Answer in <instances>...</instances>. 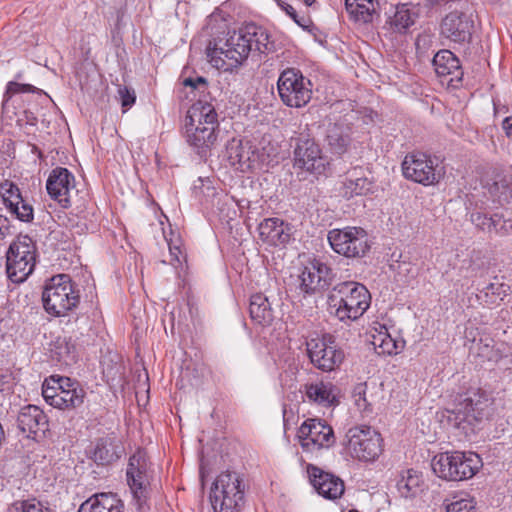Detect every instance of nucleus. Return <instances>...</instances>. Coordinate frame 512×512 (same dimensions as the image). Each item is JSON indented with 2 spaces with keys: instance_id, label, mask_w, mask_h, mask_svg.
Segmentation results:
<instances>
[{
  "instance_id": "43",
  "label": "nucleus",
  "mask_w": 512,
  "mask_h": 512,
  "mask_svg": "<svg viewBox=\"0 0 512 512\" xmlns=\"http://www.w3.org/2000/svg\"><path fill=\"white\" fill-rule=\"evenodd\" d=\"M490 193L498 198L500 203L508 202V196L511 194L512 189L510 183L502 178L499 181H495L489 188Z\"/></svg>"
},
{
  "instance_id": "20",
  "label": "nucleus",
  "mask_w": 512,
  "mask_h": 512,
  "mask_svg": "<svg viewBox=\"0 0 512 512\" xmlns=\"http://www.w3.org/2000/svg\"><path fill=\"white\" fill-rule=\"evenodd\" d=\"M441 35L455 43H465L471 39L473 21L463 12L453 11L441 22Z\"/></svg>"
},
{
  "instance_id": "49",
  "label": "nucleus",
  "mask_w": 512,
  "mask_h": 512,
  "mask_svg": "<svg viewBox=\"0 0 512 512\" xmlns=\"http://www.w3.org/2000/svg\"><path fill=\"white\" fill-rule=\"evenodd\" d=\"M60 350L58 355L63 359L65 363H69L70 361H74L76 358L75 354V346L68 341H64V345H60L58 347Z\"/></svg>"
},
{
  "instance_id": "29",
  "label": "nucleus",
  "mask_w": 512,
  "mask_h": 512,
  "mask_svg": "<svg viewBox=\"0 0 512 512\" xmlns=\"http://www.w3.org/2000/svg\"><path fill=\"white\" fill-rule=\"evenodd\" d=\"M345 8L351 20L359 24L371 23L379 15V0H345Z\"/></svg>"
},
{
  "instance_id": "50",
  "label": "nucleus",
  "mask_w": 512,
  "mask_h": 512,
  "mask_svg": "<svg viewBox=\"0 0 512 512\" xmlns=\"http://www.w3.org/2000/svg\"><path fill=\"white\" fill-rule=\"evenodd\" d=\"M12 234L10 221L6 216L0 215V241Z\"/></svg>"
},
{
  "instance_id": "13",
  "label": "nucleus",
  "mask_w": 512,
  "mask_h": 512,
  "mask_svg": "<svg viewBox=\"0 0 512 512\" xmlns=\"http://www.w3.org/2000/svg\"><path fill=\"white\" fill-rule=\"evenodd\" d=\"M306 345L311 363L321 371H333L344 360L343 350L337 346L335 337L329 333L310 339Z\"/></svg>"
},
{
  "instance_id": "16",
  "label": "nucleus",
  "mask_w": 512,
  "mask_h": 512,
  "mask_svg": "<svg viewBox=\"0 0 512 512\" xmlns=\"http://www.w3.org/2000/svg\"><path fill=\"white\" fill-rule=\"evenodd\" d=\"M327 165L326 157L316 141L308 135L301 134L296 139L294 166L315 175H322Z\"/></svg>"
},
{
  "instance_id": "42",
  "label": "nucleus",
  "mask_w": 512,
  "mask_h": 512,
  "mask_svg": "<svg viewBox=\"0 0 512 512\" xmlns=\"http://www.w3.org/2000/svg\"><path fill=\"white\" fill-rule=\"evenodd\" d=\"M37 91H38V89L31 84H21V83L15 82V81H10V82H8V84L6 86V91L3 96L2 105H3V107H5L6 103L9 101V99L14 94L36 93Z\"/></svg>"
},
{
  "instance_id": "3",
  "label": "nucleus",
  "mask_w": 512,
  "mask_h": 512,
  "mask_svg": "<svg viewBox=\"0 0 512 512\" xmlns=\"http://www.w3.org/2000/svg\"><path fill=\"white\" fill-rule=\"evenodd\" d=\"M217 127L218 119L214 106L208 101L196 100L185 119L187 142L198 150L210 148L217 140Z\"/></svg>"
},
{
  "instance_id": "52",
  "label": "nucleus",
  "mask_w": 512,
  "mask_h": 512,
  "mask_svg": "<svg viewBox=\"0 0 512 512\" xmlns=\"http://www.w3.org/2000/svg\"><path fill=\"white\" fill-rule=\"evenodd\" d=\"M502 129L508 138H512V116L504 118L502 121Z\"/></svg>"
},
{
  "instance_id": "36",
  "label": "nucleus",
  "mask_w": 512,
  "mask_h": 512,
  "mask_svg": "<svg viewBox=\"0 0 512 512\" xmlns=\"http://www.w3.org/2000/svg\"><path fill=\"white\" fill-rule=\"evenodd\" d=\"M299 280V289L304 294L311 295L316 291L323 290L319 283V279H317V273L310 269V263L304 267L299 276Z\"/></svg>"
},
{
  "instance_id": "7",
  "label": "nucleus",
  "mask_w": 512,
  "mask_h": 512,
  "mask_svg": "<svg viewBox=\"0 0 512 512\" xmlns=\"http://www.w3.org/2000/svg\"><path fill=\"white\" fill-rule=\"evenodd\" d=\"M210 501L215 512H238L244 504V486L235 472H222L210 491Z\"/></svg>"
},
{
  "instance_id": "9",
  "label": "nucleus",
  "mask_w": 512,
  "mask_h": 512,
  "mask_svg": "<svg viewBox=\"0 0 512 512\" xmlns=\"http://www.w3.org/2000/svg\"><path fill=\"white\" fill-rule=\"evenodd\" d=\"M6 272L14 283L25 281L36 263V246L28 235H20L13 241L6 254Z\"/></svg>"
},
{
  "instance_id": "30",
  "label": "nucleus",
  "mask_w": 512,
  "mask_h": 512,
  "mask_svg": "<svg viewBox=\"0 0 512 512\" xmlns=\"http://www.w3.org/2000/svg\"><path fill=\"white\" fill-rule=\"evenodd\" d=\"M487 406L488 398L477 391L466 395L458 404L457 411L458 414H463V420L471 422L481 419Z\"/></svg>"
},
{
  "instance_id": "25",
  "label": "nucleus",
  "mask_w": 512,
  "mask_h": 512,
  "mask_svg": "<svg viewBox=\"0 0 512 512\" xmlns=\"http://www.w3.org/2000/svg\"><path fill=\"white\" fill-rule=\"evenodd\" d=\"M304 394L309 402L323 407H331L339 403V389L329 381H317L305 384Z\"/></svg>"
},
{
  "instance_id": "26",
  "label": "nucleus",
  "mask_w": 512,
  "mask_h": 512,
  "mask_svg": "<svg viewBox=\"0 0 512 512\" xmlns=\"http://www.w3.org/2000/svg\"><path fill=\"white\" fill-rule=\"evenodd\" d=\"M124 454V446L121 440L113 435L101 437L96 440L92 450V458L97 464H111Z\"/></svg>"
},
{
  "instance_id": "12",
  "label": "nucleus",
  "mask_w": 512,
  "mask_h": 512,
  "mask_svg": "<svg viewBox=\"0 0 512 512\" xmlns=\"http://www.w3.org/2000/svg\"><path fill=\"white\" fill-rule=\"evenodd\" d=\"M327 239L336 253L347 258L363 257L370 248L367 233L360 227L332 229Z\"/></svg>"
},
{
  "instance_id": "56",
  "label": "nucleus",
  "mask_w": 512,
  "mask_h": 512,
  "mask_svg": "<svg viewBox=\"0 0 512 512\" xmlns=\"http://www.w3.org/2000/svg\"><path fill=\"white\" fill-rule=\"evenodd\" d=\"M349 512H358V511H354V510H352V511H349Z\"/></svg>"
},
{
  "instance_id": "45",
  "label": "nucleus",
  "mask_w": 512,
  "mask_h": 512,
  "mask_svg": "<svg viewBox=\"0 0 512 512\" xmlns=\"http://www.w3.org/2000/svg\"><path fill=\"white\" fill-rule=\"evenodd\" d=\"M260 154L262 161H265V157L268 161L274 160L279 154V147L277 143H272L266 136L260 141Z\"/></svg>"
},
{
  "instance_id": "32",
  "label": "nucleus",
  "mask_w": 512,
  "mask_h": 512,
  "mask_svg": "<svg viewBox=\"0 0 512 512\" xmlns=\"http://www.w3.org/2000/svg\"><path fill=\"white\" fill-rule=\"evenodd\" d=\"M422 486V475L413 469L404 471L397 481L398 492L405 498L416 496L422 490Z\"/></svg>"
},
{
  "instance_id": "35",
  "label": "nucleus",
  "mask_w": 512,
  "mask_h": 512,
  "mask_svg": "<svg viewBox=\"0 0 512 512\" xmlns=\"http://www.w3.org/2000/svg\"><path fill=\"white\" fill-rule=\"evenodd\" d=\"M372 343L378 354L392 355L397 354L399 350L397 341L387 331H380L377 335H374Z\"/></svg>"
},
{
  "instance_id": "39",
  "label": "nucleus",
  "mask_w": 512,
  "mask_h": 512,
  "mask_svg": "<svg viewBox=\"0 0 512 512\" xmlns=\"http://www.w3.org/2000/svg\"><path fill=\"white\" fill-rule=\"evenodd\" d=\"M352 398L361 413H370L372 406L367 399V383H358L353 388Z\"/></svg>"
},
{
  "instance_id": "41",
  "label": "nucleus",
  "mask_w": 512,
  "mask_h": 512,
  "mask_svg": "<svg viewBox=\"0 0 512 512\" xmlns=\"http://www.w3.org/2000/svg\"><path fill=\"white\" fill-rule=\"evenodd\" d=\"M184 86L190 87L192 89V93H194V98L198 97L197 100L207 101L205 99L206 94H208V82L206 78L198 76L195 79L186 78L183 82Z\"/></svg>"
},
{
  "instance_id": "54",
  "label": "nucleus",
  "mask_w": 512,
  "mask_h": 512,
  "mask_svg": "<svg viewBox=\"0 0 512 512\" xmlns=\"http://www.w3.org/2000/svg\"><path fill=\"white\" fill-rule=\"evenodd\" d=\"M205 118L202 117V119L200 120V123L199 122H196V125H199V127H203V126H206V121L204 120Z\"/></svg>"
},
{
  "instance_id": "38",
  "label": "nucleus",
  "mask_w": 512,
  "mask_h": 512,
  "mask_svg": "<svg viewBox=\"0 0 512 512\" xmlns=\"http://www.w3.org/2000/svg\"><path fill=\"white\" fill-rule=\"evenodd\" d=\"M310 269L317 273V279H319L322 289H325L331 284L334 278V273L326 263L321 260L314 259L310 262Z\"/></svg>"
},
{
  "instance_id": "15",
  "label": "nucleus",
  "mask_w": 512,
  "mask_h": 512,
  "mask_svg": "<svg viewBox=\"0 0 512 512\" xmlns=\"http://www.w3.org/2000/svg\"><path fill=\"white\" fill-rule=\"evenodd\" d=\"M126 480L133 498L136 500L137 508L141 510L148 497L150 486L148 462L143 451L138 450L129 458Z\"/></svg>"
},
{
  "instance_id": "11",
  "label": "nucleus",
  "mask_w": 512,
  "mask_h": 512,
  "mask_svg": "<svg viewBox=\"0 0 512 512\" xmlns=\"http://www.w3.org/2000/svg\"><path fill=\"white\" fill-rule=\"evenodd\" d=\"M346 437L349 452L360 461H375L383 451L381 435L370 426H354Z\"/></svg>"
},
{
  "instance_id": "6",
  "label": "nucleus",
  "mask_w": 512,
  "mask_h": 512,
  "mask_svg": "<svg viewBox=\"0 0 512 512\" xmlns=\"http://www.w3.org/2000/svg\"><path fill=\"white\" fill-rule=\"evenodd\" d=\"M84 389L68 377L52 375L42 385V396L52 407L72 410L80 407L85 398Z\"/></svg>"
},
{
  "instance_id": "51",
  "label": "nucleus",
  "mask_w": 512,
  "mask_h": 512,
  "mask_svg": "<svg viewBox=\"0 0 512 512\" xmlns=\"http://www.w3.org/2000/svg\"><path fill=\"white\" fill-rule=\"evenodd\" d=\"M238 149H239V145L236 146V147L232 145L228 149V151H229V158L231 159L233 164L245 163L244 155L242 153L238 152Z\"/></svg>"
},
{
  "instance_id": "55",
  "label": "nucleus",
  "mask_w": 512,
  "mask_h": 512,
  "mask_svg": "<svg viewBox=\"0 0 512 512\" xmlns=\"http://www.w3.org/2000/svg\"><path fill=\"white\" fill-rule=\"evenodd\" d=\"M303 2L307 5V6H311L315 0H303Z\"/></svg>"
},
{
  "instance_id": "34",
  "label": "nucleus",
  "mask_w": 512,
  "mask_h": 512,
  "mask_svg": "<svg viewBox=\"0 0 512 512\" xmlns=\"http://www.w3.org/2000/svg\"><path fill=\"white\" fill-rule=\"evenodd\" d=\"M508 291L509 285L499 282H492L480 291L478 298L484 304L490 306L496 304L499 300H503Z\"/></svg>"
},
{
  "instance_id": "40",
  "label": "nucleus",
  "mask_w": 512,
  "mask_h": 512,
  "mask_svg": "<svg viewBox=\"0 0 512 512\" xmlns=\"http://www.w3.org/2000/svg\"><path fill=\"white\" fill-rule=\"evenodd\" d=\"M11 512H51L49 508L44 507V505L36 500L33 499H27V500H20L16 501L12 504Z\"/></svg>"
},
{
  "instance_id": "17",
  "label": "nucleus",
  "mask_w": 512,
  "mask_h": 512,
  "mask_svg": "<svg viewBox=\"0 0 512 512\" xmlns=\"http://www.w3.org/2000/svg\"><path fill=\"white\" fill-rule=\"evenodd\" d=\"M75 177L67 169L57 167L53 169L46 182V190L49 196L57 201L61 207L71 206V190L75 187Z\"/></svg>"
},
{
  "instance_id": "48",
  "label": "nucleus",
  "mask_w": 512,
  "mask_h": 512,
  "mask_svg": "<svg viewBox=\"0 0 512 512\" xmlns=\"http://www.w3.org/2000/svg\"><path fill=\"white\" fill-rule=\"evenodd\" d=\"M471 221L479 229L491 232V225H493L492 216L488 217L487 215L480 212H474L471 214Z\"/></svg>"
},
{
  "instance_id": "8",
  "label": "nucleus",
  "mask_w": 512,
  "mask_h": 512,
  "mask_svg": "<svg viewBox=\"0 0 512 512\" xmlns=\"http://www.w3.org/2000/svg\"><path fill=\"white\" fill-rule=\"evenodd\" d=\"M313 84L296 68L284 69L277 80V91L284 105L290 108H303L311 100Z\"/></svg>"
},
{
  "instance_id": "18",
  "label": "nucleus",
  "mask_w": 512,
  "mask_h": 512,
  "mask_svg": "<svg viewBox=\"0 0 512 512\" xmlns=\"http://www.w3.org/2000/svg\"><path fill=\"white\" fill-rule=\"evenodd\" d=\"M48 418L36 405L22 407L17 416V427L27 438L38 439L48 430Z\"/></svg>"
},
{
  "instance_id": "24",
  "label": "nucleus",
  "mask_w": 512,
  "mask_h": 512,
  "mask_svg": "<svg viewBox=\"0 0 512 512\" xmlns=\"http://www.w3.org/2000/svg\"><path fill=\"white\" fill-rule=\"evenodd\" d=\"M326 142L331 153L338 156L347 153L352 144V126L344 121L329 124Z\"/></svg>"
},
{
  "instance_id": "5",
  "label": "nucleus",
  "mask_w": 512,
  "mask_h": 512,
  "mask_svg": "<svg viewBox=\"0 0 512 512\" xmlns=\"http://www.w3.org/2000/svg\"><path fill=\"white\" fill-rule=\"evenodd\" d=\"M431 466L439 478L462 481L472 478L482 466V461L473 452H444L433 457Z\"/></svg>"
},
{
  "instance_id": "53",
  "label": "nucleus",
  "mask_w": 512,
  "mask_h": 512,
  "mask_svg": "<svg viewBox=\"0 0 512 512\" xmlns=\"http://www.w3.org/2000/svg\"><path fill=\"white\" fill-rule=\"evenodd\" d=\"M169 251L174 260L180 263V255L182 254L180 248L178 246H172L171 244H169Z\"/></svg>"
},
{
  "instance_id": "28",
  "label": "nucleus",
  "mask_w": 512,
  "mask_h": 512,
  "mask_svg": "<svg viewBox=\"0 0 512 512\" xmlns=\"http://www.w3.org/2000/svg\"><path fill=\"white\" fill-rule=\"evenodd\" d=\"M124 504L114 493H98L84 501L78 512H122Z\"/></svg>"
},
{
  "instance_id": "21",
  "label": "nucleus",
  "mask_w": 512,
  "mask_h": 512,
  "mask_svg": "<svg viewBox=\"0 0 512 512\" xmlns=\"http://www.w3.org/2000/svg\"><path fill=\"white\" fill-rule=\"evenodd\" d=\"M1 197L5 208L22 222H31L34 218L33 207L27 203L16 184L5 180L0 184Z\"/></svg>"
},
{
  "instance_id": "33",
  "label": "nucleus",
  "mask_w": 512,
  "mask_h": 512,
  "mask_svg": "<svg viewBox=\"0 0 512 512\" xmlns=\"http://www.w3.org/2000/svg\"><path fill=\"white\" fill-rule=\"evenodd\" d=\"M417 14L408 4L396 6L394 14L389 17L388 23L396 32H404L414 24Z\"/></svg>"
},
{
  "instance_id": "10",
  "label": "nucleus",
  "mask_w": 512,
  "mask_h": 512,
  "mask_svg": "<svg viewBox=\"0 0 512 512\" xmlns=\"http://www.w3.org/2000/svg\"><path fill=\"white\" fill-rule=\"evenodd\" d=\"M403 175L406 179L428 186L437 184L444 175L440 160L423 152H412L402 162Z\"/></svg>"
},
{
  "instance_id": "22",
  "label": "nucleus",
  "mask_w": 512,
  "mask_h": 512,
  "mask_svg": "<svg viewBox=\"0 0 512 512\" xmlns=\"http://www.w3.org/2000/svg\"><path fill=\"white\" fill-rule=\"evenodd\" d=\"M433 66L436 74L443 78L448 85L457 87L463 78V70L460 60L450 50H440L433 58Z\"/></svg>"
},
{
  "instance_id": "4",
  "label": "nucleus",
  "mask_w": 512,
  "mask_h": 512,
  "mask_svg": "<svg viewBox=\"0 0 512 512\" xmlns=\"http://www.w3.org/2000/svg\"><path fill=\"white\" fill-rule=\"evenodd\" d=\"M42 301L48 314L65 316L80 303L79 290L68 274H58L45 285Z\"/></svg>"
},
{
  "instance_id": "14",
  "label": "nucleus",
  "mask_w": 512,
  "mask_h": 512,
  "mask_svg": "<svg viewBox=\"0 0 512 512\" xmlns=\"http://www.w3.org/2000/svg\"><path fill=\"white\" fill-rule=\"evenodd\" d=\"M297 437L304 452L314 453L335 443L330 425L320 419H307L298 429Z\"/></svg>"
},
{
  "instance_id": "19",
  "label": "nucleus",
  "mask_w": 512,
  "mask_h": 512,
  "mask_svg": "<svg viewBox=\"0 0 512 512\" xmlns=\"http://www.w3.org/2000/svg\"><path fill=\"white\" fill-rule=\"evenodd\" d=\"M309 480L319 495L326 499L340 498L345 490L344 482L338 476L312 464L307 465Z\"/></svg>"
},
{
  "instance_id": "1",
  "label": "nucleus",
  "mask_w": 512,
  "mask_h": 512,
  "mask_svg": "<svg viewBox=\"0 0 512 512\" xmlns=\"http://www.w3.org/2000/svg\"><path fill=\"white\" fill-rule=\"evenodd\" d=\"M268 50L267 32L262 27L247 25L225 40L210 42L206 54L213 67L229 71L242 64L251 52L266 53Z\"/></svg>"
},
{
  "instance_id": "23",
  "label": "nucleus",
  "mask_w": 512,
  "mask_h": 512,
  "mask_svg": "<svg viewBox=\"0 0 512 512\" xmlns=\"http://www.w3.org/2000/svg\"><path fill=\"white\" fill-rule=\"evenodd\" d=\"M257 230L260 240L270 246L285 245L292 236V226L279 218L264 219Z\"/></svg>"
},
{
  "instance_id": "46",
  "label": "nucleus",
  "mask_w": 512,
  "mask_h": 512,
  "mask_svg": "<svg viewBox=\"0 0 512 512\" xmlns=\"http://www.w3.org/2000/svg\"><path fill=\"white\" fill-rule=\"evenodd\" d=\"M278 5L300 27H303V28L308 27V24L310 23V19L305 16L299 17L297 15L295 8L292 5H290L284 1H278Z\"/></svg>"
},
{
  "instance_id": "37",
  "label": "nucleus",
  "mask_w": 512,
  "mask_h": 512,
  "mask_svg": "<svg viewBox=\"0 0 512 512\" xmlns=\"http://www.w3.org/2000/svg\"><path fill=\"white\" fill-rule=\"evenodd\" d=\"M446 512H474L475 505L468 494L454 495L444 501Z\"/></svg>"
},
{
  "instance_id": "27",
  "label": "nucleus",
  "mask_w": 512,
  "mask_h": 512,
  "mask_svg": "<svg viewBox=\"0 0 512 512\" xmlns=\"http://www.w3.org/2000/svg\"><path fill=\"white\" fill-rule=\"evenodd\" d=\"M342 195L346 198L374 193L375 184L361 167L348 171L342 184Z\"/></svg>"
},
{
  "instance_id": "44",
  "label": "nucleus",
  "mask_w": 512,
  "mask_h": 512,
  "mask_svg": "<svg viewBox=\"0 0 512 512\" xmlns=\"http://www.w3.org/2000/svg\"><path fill=\"white\" fill-rule=\"evenodd\" d=\"M492 221L491 232H495L500 236H505L512 232L511 219H506L503 215L496 213L492 216Z\"/></svg>"
},
{
  "instance_id": "2",
  "label": "nucleus",
  "mask_w": 512,
  "mask_h": 512,
  "mask_svg": "<svg viewBox=\"0 0 512 512\" xmlns=\"http://www.w3.org/2000/svg\"><path fill=\"white\" fill-rule=\"evenodd\" d=\"M371 295L368 289L355 281L336 284L327 295V309L341 322L359 319L369 308Z\"/></svg>"
},
{
  "instance_id": "31",
  "label": "nucleus",
  "mask_w": 512,
  "mask_h": 512,
  "mask_svg": "<svg viewBox=\"0 0 512 512\" xmlns=\"http://www.w3.org/2000/svg\"><path fill=\"white\" fill-rule=\"evenodd\" d=\"M249 313L251 319L260 325H268L273 321V310L268 298L256 293L250 298Z\"/></svg>"
},
{
  "instance_id": "47",
  "label": "nucleus",
  "mask_w": 512,
  "mask_h": 512,
  "mask_svg": "<svg viewBox=\"0 0 512 512\" xmlns=\"http://www.w3.org/2000/svg\"><path fill=\"white\" fill-rule=\"evenodd\" d=\"M118 93L124 111L129 109L135 103L136 95L133 89H130L126 86H120L118 89Z\"/></svg>"
}]
</instances>
